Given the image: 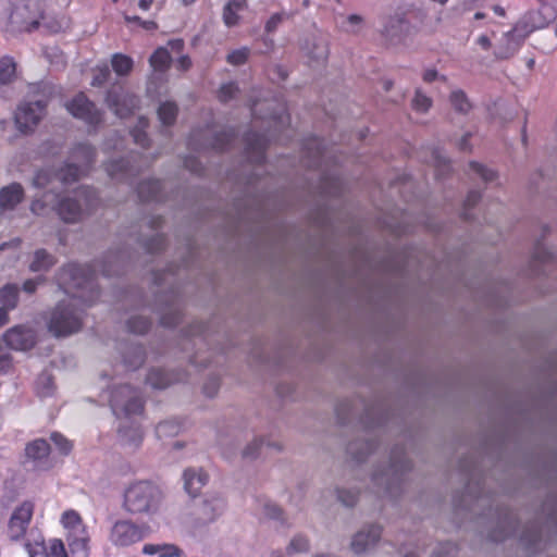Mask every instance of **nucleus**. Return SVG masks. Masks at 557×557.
I'll return each instance as SVG.
<instances>
[{
  "instance_id": "obj_1",
  "label": "nucleus",
  "mask_w": 557,
  "mask_h": 557,
  "mask_svg": "<svg viewBox=\"0 0 557 557\" xmlns=\"http://www.w3.org/2000/svg\"><path fill=\"white\" fill-rule=\"evenodd\" d=\"M58 283L71 298L69 302L61 301L55 307L48 326L55 336H66L77 332L82 326V312L74 307L78 298H84V290L92 287V282L87 276L85 268L71 264L60 271Z\"/></svg>"
},
{
  "instance_id": "obj_2",
  "label": "nucleus",
  "mask_w": 557,
  "mask_h": 557,
  "mask_svg": "<svg viewBox=\"0 0 557 557\" xmlns=\"http://www.w3.org/2000/svg\"><path fill=\"white\" fill-rule=\"evenodd\" d=\"M67 27L69 20L48 9L42 0H13L5 23V30L10 33L55 34Z\"/></svg>"
},
{
  "instance_id": "obj_3",
  "label": "nucleus",
  "mask_w": 557,
  "mask_h": 557,
  "mask_svg": "<svg viewBox=\"0 0 557 557\" xmlns=\"http://www.w3.org/2000/svg\"><path fill=\"white\" fill-rule=\"evenodd\" d=\"M165 493L151 480H134L122 491L121 508L128 516L154 523L165 511Z\"/></svg>"
},
{
  "instance_id": "obj_4",
  "label": "nucleus",
  "mask_w": 557,
  "mask_h": 557,
  "mask_svg": "<svg viewBox=\"0 0 557 557\" xmlns=\"http://www.w3.org/2000/svg\"><path fill=\"white\" fill-rule=\"evenodd\" d=\"M94 157V150L88 145H81L73 152V159L78 164H67L65 169H62L58 175L52 176L49 170L39 171L35 178L34 184L37 187H46L50 185L53 181H58L61 183H70L76 181L84 172L83 166H87Z\"/></svg>"
},
{
  "instance_id": "obj_5",
  "label": "nucleus",
  "mask_w": 557,
  "mask_h": 557,
  "mask_svg": "<svg viewBox=\"0 0 557 557\" xmlns=\"http://www.w3.org/2000/svg\"><path fill=\"white\" fill-rule=\"evenodd\" d=\"M55 198L57 196L51 193L46 194L44 201L36 200L32 203V211L36 214H41L45 206L51 205L63 221L77 222L83 218L85 212L78 201L84 200L86 205L89 202L88 191L86 189L77 191L75 198L66 197L58 203H55Z\"/></svg>"
},
{
  "instance_id": "obj_6",
  "label": "nucleus",
  "mask_w": 557,
  "mask_h": 557,
  "mask_svg": "<svg viewBox=\"0 0 557 557\" xmlns=\"http://www.w3.org/2000/svg\"><path fill=\"white\" fill-rule=\"evenodd\" d=\"M150 532L149 524H138L131 519H117L109 529L108 540L115 547H128L143 541Z\"/></svg>"
},
{
  "instance_id": "obj_7",
  "label": "nucleus",
  "mask_w": 557,
  "mask_h": 557,
  "mask_svg": "<svg viewBox=\"0 0 557 557\" xmlns=\"http://www.w3.org/2000/svg\"><path fill=\"white\" fill-rule=\"evenodd\" d=\"M533 32L534 30L525 23L524 16H522L516 26L505 33L498 40L495 47V55L500 59L512 57L519 50L525 38Z\"/></svg>"
},
{
  "instance_id": "obj_8",
  "label": "nucleus",
  "mask_w": 557,
  "mask_h": 557,
  "mask_svg": "<svg viewBox=\"0 0 557 557\" xmlns=\"http://www.w3.org/2000/svg\"><path fill=\"white\" fill-rule=\"evenodd\" d=\"M111 406L117 417L137 414L143 409V400L136 391L124 385L112 393Z\"/></svg>"
},
{
  "instance_id": "obj_9",
  "label": "nucleus",
  "mask_w": 557,
  "mask_h": 557,
  "mask_svg": "<svg viewBox=\"0 0 557 557\" xmlns=\"http://www.w3.org/2000/svg\"><path fill=\"white\" fill-rule=\"evenodd\" d=\"M1 345L5 344L12 350L26 351L32 349L36 342L37 335L35 331L25 325H16L9 329L0 339Z\"/></svg>"
},
{
  "instance_id": "obj_10",
  "label": "nucleus",
  "mask_w": 557,
  "mask_h": 557,
  "mask_svg": "<svg viewBox=\"0 0 557 557\" xmlns=\"http://www.w3.org/2000/svg\"><path fill=\"white\" fill-rule=\"evenodd\" d=\"M525 23L533 30L543 29L554 24V34L557 37V0H550L540 5L536 10H531L524 15Z\"/></svg>"
},
{
  "instance_id": "obj_11",
  "label": "nucleus",
  "mask_w": 557,
  "mask_h": 557,
  "mask_svg": "<svg viewBox=\"0 0 557 557\" xmlns=\"http://www.w3.org/2000/svg\"><path fill=\"white\" fill-rule=\"evenodd\" d=\"M381 536L382 528L380 525H364L351 536L350 550L355 555H364L379 544Z\"/></svg>"
},
{
  "instance_id": "obj_12",
  "label": "nucleus",
  "mask_w": 557,
  "mask_h": 557,
  "mask_svg": "<svg viewBox=\"0 0 557 557\" xmlns=\"http://www.w3.org/2000/svg\"><path fill=\"white\" fill-rule=\"evenodd\" d=\"M107 103L115 115L126 117L137 108L138 100L133 94L117 86L109 91Z\"/></svg>"
},
{
  "instance_id": "obj_13",
  "label": "nucleus",
  "mask_w": 557,
  "mask_h": 557,
  "mask_svg": "<svg viewBox=\"0 0 557 557\" xmlns=\"http://www.w3.org/2000/svg\"><path fill=\"white\" fill-rule=\"evenodd\" d=\"M33 512L34 505L30 502H24L14 509L8 524V535L12 541H18L24 536Z\"/></svg>"
},
{
  "instance_id": "obj_14",
  "label": "nucleus",
  "mask_w": 557,
  "mask_h": 557,
  "mask_svg": "<svg viewBox=\"0 0 557 557\" xmlns=\"http://www.w3.org/2000/svg\"><path fill=\"white\" fill-rule=\"evenodd\" d=\"M45 107L41 102H29L21 104L15 113V123L21 132L32 131L41 120Z\"/></svg>"
},
{
  "instance_id": "obj_15",
  "label": "nucleus",
  "mask_w": 557,
  "mask_h": 557,
  "mask_svg": "<svg viewBox=\"0 0 557 557\" xmlns=\"http://www.w3.org/2000/svg\"><path fill=\"white\" fill-rule=\"evenodd\" d=\"M226 509L225 499L218 494L208 495L198 506L195 515L197 520L202 523H211L221 517Z\"/></svg>"
},
{
  "instance_id": "obj_16",
  "label": "nucleus",
  "mask_w": 557,
  "mask_h": 557,
  "mask_svg": "<svg viewBox=\"0 0 557 557\" xmlns=\"http://www.w3.org/2000/svg\"><path fill=\"white\" fill-rule=\"evenodd\" d=\"M69 112L78 119L90 124L100 122V114L95 106L83 95H77L71 102L66 104Z\"/></svg>"
},
{
  "instance_id": "obj_17",
  "label": "nucleus",
  "mask_w": 557,
  "mask_h": 557,
  "mask_svg": "<svg viewBox=\"0 0 557 557\" xmlns=\"http://www.w3.org/2000/svg\"><path fill=\"white\" fill-rule=\"evenodd\" d=\"M407 469H409L407 461L400 459L394 460L387 469L375 472L373 474V481L375 484L384 485L387 491H391L392 485L400 481V475Z\"/></svg>"
},
{
  "instance_id": "obj_18",
  "label": "nucleus",
  "mask_w": 557,
  "mask_h": 557,
  "mask_svg": "<svg viewBox=\"0 0 557 557\" xmlns=\"http://www.w3.org/2000/svg\"><path fill=\"white\" fill-rule=\"evenodd\" d=\"M24 199L23 187L17 183H12L0 189V210L2 212L11 211Z\"/></svg>"
},
{
  "instance_id": "obj_19",
  "label": "nucleus",
  "mask_w": 557,
  "mask_h": 557,
  "mask_svg": "<svg viewBox=\"0 0 557 557\" xmlns=\"http://www.w3.org/2000/svg\"><path fill=\"white\" fill-rule=\"evenodd\" d=\"M29 557H67L63 543L52 540L47 547L45 543L36 542L27 545Z\"/></svg>"
},
{
  "instance_id": "obj_20",
  "label": "nucleus",
  "mask_w": 557,
  "mask_h": 557,
  "mask_svg": "<svg viewBox=\"0 0 557 557\" xmlns=\"http://www.w3.org/2000/svg\"><path fill=\"white\" fill-rule=\"evenodd\" d=\"M184 487L190 496H197L208 483V474L202 469L189 468L184 471Z\"/></svg>"
},
{
  "instance_id": "obj_21",
  "label": "nucleus",
  "mask_w": 557,
  "mask_h": 557,
  "mask_svg": "<svg viewBox=\"0 0 557 557\" xmlns=\"http://www.w3.org/2000/svg\"><path fill=\"white\" fill-rule=\"evenodd\" d=\"M61 522L63 527L67 530V536H76L82 535L86 532V528L83 523V520L79 513L75 510H66L63 512Z\"/></svg>"
},
{
  "instance_id": "obj_22",
  "label": "nucleus",
  "mask_w": 557,
  "mask_h": 557,
  "mask_svg": "<svg viewBox=\"0 0 557 557\" xmlns=\"http://www.w3.org/2000/svg\"><path fill=\"white\" fill-rule=\"evenodd\" d=\"M143 553L145 555H158L159 557H181L182 549L175 544L163 543V544H145L143 546Z\"/></svg>"
},
{
  "instance_id": "obj_23",
  "label": "nucleus",
  "mask_w": 557,
  "mask_h": 557,
  "mask_svg": "<svg viewBox=\"0 0 557 557\" xmlns=\"http://www.w3.org/2000/svg\"><path fill=\"white\" fill-rule=\"evenodd\" d=\"M246 8V0H227L223 10V21L227 27L239 22V12Z\"/></svg>"
},
{
  "instance_id": "obj_24",
  "label": "nucleus",
  "mask_w": 557,
  "mask_h": 557,
  "mask_svg": "<svg viewBox=\"0 0 557 557\" xmlns=\"http://www.w3.org/2000/svg\"><path fill=\"white\" fill-rule=\"evenodd\" d=\"M120 437L125 445L136 448L143 441V432L138 425L122 426Z\"/></svg>"
},
{
  "instance_id": "obj_25",
  "label": "nucleus",
  "mask_w": 557,
  "mask_h": 557,
  "mask_svg": "<svg viewBox=\"0 0 557 557\" xmlns=\"http://www.w3.org/2000/svg\"><path fill=\"white\" fill-rule=\"evenodd\" d=\"M49 444L47 443V441L42 438L35 440L34 442L29 443L25 448L26 456L33 460L46 458L49 455Z\"/></svg>"
},
{
  "instance_id": "obj_26",
  "label": "nucleus",
  "mask_w": 557,
  "mask_h": 557,
  "mask_svg": "<svg viewBox=\"0 0 557 557\" xmlns=\"http://www.w3.org/2000/svg\"><path fill=\"white\" fill-rule=\"evenodd\" d=\"M54 264V259L46 250L39 249L34 253V259L30 262V270L34 272L47 271Z\"/></svg>"
},
{
  "instance_id": "obj_27",
  "label": "nucleus",
  "mask_w": 557,
  "mask_h": 557,
  "mask_svg": "<svg viewBox=\"0 0 557 557\" xmlns=\"http://www.w3.org/2000/svg\"><path fill=\"white\" fill-rule=\"evenodd\" d=\"M69 545L74 557L88 556V535L87 532L82 535L69 537Z\"/></svg>"
},
{
  "instance_id": "obj_28",
  "label": "nucleus",
  "mask_w": 557,
  "mask_h": 557,
  "mask_svg": "<svg viewBox=\"0 0 557 557\" xmlns=\"http://www.w3.org/2000/svg\"><path fill=\"white\" fill-rule=\"evenodd\" d=\"M16 75V63L11 57L0 59V84L11 83Z\"/></svg>"
},
{
  "instance_id": "obj_29",
  "label": "nucleus",
  "mask_w": 557,
  "mask_h": 557,
  "mask_svg": "<svg viewBox=\"0 0 557 557\" xmlns=\"http://www.w3.org/2000/svg\"><path fill=\"white\" fill-rule=\"evenodd\" d=\"M265 147V139L263 136L253 135L252 138H247V150L250 154L251 161H260L262 158V151Z\"/></svg>"
},
{
  "instance_id": "obj_30",
  "label": "nucleus",
  "mask_w": 557,
  "mask_h": 557,
  "mask_svg": "<svg viewBox=\"0 0 557 557\" xmlns=\"http://www.w3.org/2000/svg\"><path fill=\"white\" fill-rule=\"evenodd\" d=\"M111 63L114 72L120 76L129 74L134 64L132 58L122 53L114 54Z\"/></svg>"
},
{
  "instance_id": "obj_31",
  "label": "nucleus",
  "mask_w": 557,
  "mask_h": 557,
  "mask_svg": "<svg viewBox=\"0 0 557 557\" xmlns=\"http://www.w3.org/2000/svg\"><path fill=\"white\" fill-rule=\"evenodd\" d=\"M17 287L15 285H5L0 289V305L11 310L17 304Z\"/></svg>"
},
{
  "instance_id": "obj_32",
  "label": "nucleus",
  "mask_w": 557,
  "mask_h": 557,
  "mask_svg": "<svg viewBox=\"0 0 557 557\" xmlns=\"http://www.w3.org/2000/svg\"><path fill=\"white\" fill-rule=\"evenodd\" d=\"M170 60H171V57H170L168 49L161 47V48H158L153 52V54L150 57L149 61H150V65L156 71H163L169 66Z\"/></svg>"
},
{
  "instance_id": "obj_33",
  "label": "nucleus",
  "mask_w": 557,
  "mask_h": 557,
  "mask_svg": "<svg viewBox=\"0 0 557 557\" xmlns=\"http://www.w3.org/2000/svg\"><path fill=\"white\" fill-rule=\"evenodd\" d=\"M408 29V24L401 18H391L385 26V33L392 40H400L401 34Z\"/></svg>"
},
{
  "instance_id": "obj_34",
  "label": "nucleus",
  "mask_w": 557,
  "mask_h": 557,
  "mask_svg": "<svg viewBox=\"0 0 557 557\" xmlns=\"http://www.w3.org/2000/svg\"><path fill=\"white\" fill-rule=\"evenodd\" d=\"M450 104L456 111L460 113H467L471 109L470 101L468 100L466 94L461 90L451 91Z\"/></svg>"
},
{
  "instance_id": "obj_35",
  "label": "nucleus",
  "mask_w": 557,
  "mask_h": 557,
  "mask_svg": "<svg viewBox=\"0 0 557 557\" xmlns=\"http://www.w3.org/2000/svg\"><path fill=\"white\" fill-rule=\"evenodd\" d=\"M177 114V107L173 102H164L159 107L158 115L164 125L174 123Z\"/></svg>"
},
{
  "instance_id": "obj_36",
  "label": "nucleus",
  "mask_w": 557,
  "mask_h": 557,
  "mask_svg": "<svg viewBox=\"0 0 557 557\" xmlns=\"http://www.w3.org/2000/svg\"><path fill=\"white\" fill-rule=\"evenodd\" d=\"M37 393L40 397H48L53 394L54 383L48 373H42L37 379Z\"/></svg>"
},
{
  "instance_id": "obj_37",
  "label": "nucleus",
  "mask_w": 557,
  "mask_h": 557,
  "mask_svg": "<svg viewBox=\"0 0 557 557\" xmlns=\"http://www.w3.org/2000/svg\"><path fill=\"white\" fill-rule=\"evenodd\" d=\"M411 106L417 112L425 113L432 107V99L418 88L416 89Z\"/></svg>"
},
{
  "instance_id": "obj_38",
  "label": "nucleus",
  "mask_w": 557,
  "mask_h": 557,
  "mask_svg": "<svg viewBox=\"0 0 557 557\" xmlns=\"http://www.w3.org/2000/svg\"><path fill=\"white\" fill-rule=\"evenodd\" d=\"M309 549V541L304 535H295L288 546L286 547V554L288 556L305 553Z\"/></svg>"
},
{
  "instance_id": "obj_39",
  "label": "nucleus",
  "mask_w": 557,
  "mask_h": 557,
  "mask_svg": "<svg viewBox=\"0 0 557 557\" xmlns=\"http://www.w3.org/2000/svg\"><path fill=\"white\" fill-rule=\"evenodd\" d=\"M147 382L156 388H164L169 384L166 374L161 370H152L147 376Z\"/></svg>"
},
{
  "instance_id": "obj_40",
  "label": "nucleus",
  "mask_w": 557,
  "mask_h": 557,
  "mask_svg": "<svg viewBox=\"0 0 557 557\" xmlns=\"http://www.w3.org/2000/svg\"><path fill=\"white\" fill-rule=\"evenodd\" d=\"M249 54V49L244 47L230 52L226 57V60L232 65H240L248 60Z\"/></svg>"
},
{
  "instance_id": "obj_41",
  "label": "nucleus",
  "mask_w": 557,
  "mask_h": 557,
  "mask_svg": "<svg viewBox=\"0 0 557 557\" xmlns=\"http://www.w3.org/2000/svg\"><path fill=\"white\" fill-rule=\"evenodd\" d=\"M51 441L54 443L61 454H69L72 450V443L59 433L51 435Z\"/></svg>"
},
{
  "instance_id": "obj_42",
  "label": "nucleus",
  "mask_w": 557,
  "mask_h": 557,
  "mask_svg": "<svg viewBox=\"0 0 557 557\" xmlns=\"http://www.w3.org/2000/svg\"><path fill=\"white\" fill-rule=\"evenodd\" d=\"M337 497L345 506H354L358 499V494L350 490H338Z\"/></svg>"
},
{
  "instance_id": "obj_43",
  "label": "nucleus",
  "mask_w": 557,
  "mask_h": 557,
  "mask_svg": "<svg viewBox=\"0 0 557 557\" xmlns=\"http://www.w3.org/2000/svg\"><path fill=\"white\" fill-rule=\"evenodd\" d=\"M237 92V86L233 83L225 84L220 88L219 99L223 102L234 98Z\"/></svg>"
},
{
  "instance_id": "obj_44",
  "label": "nucleus",
  "mask_w": 557,
  "mask_h": 557,
  "mask_svg": "<svg viewBox=\"0 0 557 557\" xmlns=\"http://www.w3.org/2000/svg\"><path fill=\"white\" fill-rule=\"evenodd\" d=\"M472 171L478 174L485 182L493 181L495 178V173L492 170L484 168L479 163H471Z\"/></svg>"
},
{
  "instance_id": "obj_45",
  "label": "nucleus",
  "mask_w": 557,
  "mask_h": 557,
  "mask_svg": "<svg viewBox=\"0 0 557 557\" xmlns=\"http://www.w3.org/2000/svg\"><path fill=\"white\" fill-rule=\"evenodd\" d=\"M139 125H140V128H136V129H134V131L132 132V135H133V137H134V140H135L138 145H140V146H146V144H147V137H146V134L143 132V129H144L145 127H147V125H148L147 120H145V119H143V117H141V119L139 120Z\"/></svg>"
},
{
  "instance_id": "obj_46",
  "label": "nucleus",
  "mask_w": 557,
  "mask_h": 557,
  "mask_svg": "<svg viewBox=\"0 0 557 557\" xmlns=\"http://www.w3.org/2000/svg\"><path fill=\"white\" fill-rule=\"evenodd\" d=\"M260 447H261V441L255 440L243 449L242 455L246 459H252L258 455Z\"/></svg>"
},
{
  "instance_id": "obj_47",
  "label": "nucleus",
  "mask_w": 557,
  "mask_h": 557,
  "mask_svg": "<svg viewBox=\"0 0 557 557\" xmlns=\"http://www.w3.org/2000/svg\"><path fill=\"white\" fill-rule=\"evenodd\" d=\"M534 257L542 262H546L555 258V252L546 248L545 246L541 245L536 247Z\"/></svg>"
},
{
  "instance_id": "obj_48",
  "label": "nucleus",
  "mask_w": 557,
  "mask_h": 557,
  "mask_svg": "<svg viewBox=\"0 0 557 557\" xmlns=\"http://www.w3.org/2000/svg\"><path fill=\"white\" fill-rule=\"evenodd\" d=\"M362 23V17L357 14H351L347 17V26L346 32L349 33H357L359 30V27Z\"/></svg>"
},
{
  "instance_id": "obj_49",
  "label": "nucleus",
  "mask_w": 557,
  "mask_h": 557,
  "mask_svg": "<svg viewBox=\"0 0 557 557\" xmlns=\"http://www.w3.org/2000/svg\"><path fill=\"white\" fill-rule=\"evenodd\" d=\"M110 72L109 69L104 65L97 69L96 75L92 79V85L100 86L102 85L109 77Z\"/></svg>"
},
{
  "instance_id": "obj_50",
  "label": "nucleus",
  "mask_w": 557,
  "mask_h": 557,
  "mask_svg": "<svg viewBox=\"0 0 557 557\" xmlns=\"http://www.w3.org/2000/svg\"><path fill=\"white\" fill-rule=\"evenodd\" d=\"M456 553V546L447 543L443 546H441L432 557H454Z\"/></svg>"
},
{
  "instance_id": "obj_51",
  "label": "nucleus",
  "mask_w": 557,
  "mask_h": 557,
  "mask_svg": "<svg viewBox=\"0 0 557 557\" xmlns=\"http://www.w3.org/2000/svg\"><path fill=\"white\" fill-rule=\"evenodd\" d=\"M314 52L312 58L317 61H324L327 57V47L324 42L314 44Z\"/></svg>"
},
{
  "instance_id": "obj_52",
  "label": "nucleus",
  "mask_w": 557,
  "mask_h": 557,
  "mask_svg": "<svg viewBox=\"0 0 557 557\" xmlns=\"http://www.w3.org/2000/svg\"><path fill=\"white\" fill-rule=\"evenodd\" d=\"M264 515L270 519L278 520L282 518V510L274 504H267L264 506Z\"/></svg>"
},
{
  "instance_id": "obj_53",
  "label": "nucleus",
  "mask_w": 557,
  "mask_h": 557,
  "mask_svg": "<svg viewBox=\"0 0 557 557\" xmlns=\"http://www.w3.org/2000/svg\"><path fill=\"white\" fill-rule=\"evenodd\" d=\"M282 21L283 17L281 14L272 15L265 24V30L269 33L274 32L276 27L282 23Z\"/></svg>"
},
{
  "instance_id": "obj_54",
  "label": "nucleus",
  "mask_w": 557,
  "mask_h": 557,
  "mask_svg": "<svg viewBox=\"0 0 557 557\" xmlns=\"http://www.w3.org/2000/svg\"><path fill=\"white\" fill-rule=\"evenodd\" d=\"M135 322L136 321H133L129 325L131 330L133 332H137V333H144L148 330V322L145 320V319H138V323L139 325H135Z\"/></svg>"
},
{
  "instance_id": "obj_55",
  "label": "nucleus",
  "mask_w": 557,
  "mask_h": 557,
  "mask_svg": "<svg viewBox=\"0 0 557 557\" xmlns=\"http://www.w3.org/2000/svg\"><path fill=\"white\" fill-rule=\"evenodd\" d=\"M41 283V280H28L24 283L23 285V289L28 293V294H32L36 290L37 286Z\"/></svg>"
},
{
  "instance_id": "obj_56",
  "label": "nucleus",
  "mask_w": 557,
  "mask_h": 557,
  "mask_svg": "<svg viewBox=\"0 0 557 557\" xmlns=\"http://www.w3.org/2000/svg\"><path fill=\"white\" fill-rule=\"evenodd\" d=\"M422 78L426 83H432L438 78V73L434 69H428L423 72Z\"/></svg>"
},
{
  "instance_id": "obj_57",
  "label": "nucleus",
  "mask_w": 557,
  "mask_h": 557,
  "mask_svg": "<svg viewBox=\"0 0 557 557\" xmlns=\"http://www.w3.org/2000/svg\"><path fill=\"white\" fill-rule=\"evenodd\" d=\"M124 169V164L122 162L112 163L108 166L107 171L111 176H114L117 174L119 171H122Z\"/></svg>"
},
{
  "instance_id": "obj_58",
  "label": "nucleus",
  "mask_w": 557,
  "mask_h": 557,
  "mask_svg": "<svg viewBox=\"0 0 557 557\" xmlns=\"http://www.w3.org/2000/svg\"><path fill=\"white\" fill-rule=\"evenodd\" d=\"M476 42L485 50L490 49L492 46L491 39L486 35H481L476 39Z\"/></svg>"
},
{
  "instance_id": "obj_59",
  "label": "nucleus",
  "mask_w": 557,
  "mask_h": 557,
  "mask_svg": "<svg viewBox=\"0 0 557 557\" xmlns=\"http://www.w3.org/2000/svg\"><path fill=\"white\" fill-rule=\"evenodd\" d=\"M479 199H480V194L476 191H471L466 199V205L473 206L474 203L478 202Z\"/></svg>"
},
{
  "instance_id": "obj_60",
  "label": "nucleus",
  "mask_w": 557,
  "mask_h": 557,
  "mask_svg": "<svg viewBox=\"0 0 557 557\" xmlns=\"http://www.w3.org/2000/svg\"><path fill=\"white\" fill-rule=\"evenodd\" d=\"M177 66L183 70V71H186L189 69L190 66V60L188 57H182L180 58L178 62H177Z\"/></svg>"
},
{
  "instance_id": "obj_61",
  "label": "nucleus",
  "mask_w": 557,
  "mask_h": 557,
  "mask_svg": "<svg viewBox=\"0 0 557 557\" xmlns=\"http://www.w3.org/2000/svg\"><path fill=\"white\" fill-rule=\"evenodd\" d=\"M8 310L9 309L0 305V327L8 322Z\"/></svg>"
},
{
  "instance_id": "obj_62",
  "label": "nucleus",
  "mask_w": 557,
  "mask_h": 557,
  "mask_svg": "<svg viewBox=\"0 0 557 557\" xmlns=\"http://www.w3.org/2000/svg\"><path fill=\"white\" fill-rule=\"evenodd\" d=\"M153 0H139V8L144 11H147L150 9L151 4H152Z\"/></svg>"
},
{
  "instance_id": "obj_63",
  "label": "nucleus",
  "mask_w": 557,
  "mask_h": 557,
  "mask_svg": "<svg viewBox=\"0 0 557 557\" xmlns=\"http://www.w3.org/2000/svg\"><path fill=\"white\" fill-rule=\"evenodd\" d=\"M169 46H171L173 50L180 51L183 48V41L182 40H173V41L169 42Z\"/></svg>"
},
{
  "instance_id": "obj_64",
  "label": "nucleus",
  "mask_w": 557,
  "mask_h": 557,
  "mask_svg": "<svg viewBox=\"0 0 557 557\" xmlns=\"http://www.w3.org/2000/svg\"><path fill=\"white\" fill-rule=\"evenodd\" d=\"M143 354L140 349H136V362L132 363V366L136 367L143 362Z\"/></svg>"
}]
</instances>
